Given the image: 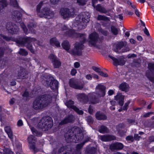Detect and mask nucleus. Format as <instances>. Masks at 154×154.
Wrapping results in <instances>:
<instances>
[{
    "instance_id": "a18cd8bd",
    "label": "nucleus",
    "mask_w": 154,
    "mask_h": 154,
    "mask_svg": "<svg viewBox=\"0 0 154 154\" xmlns=\"http://www.w3.org/2000/svg\"><path fill=\"white\" fill-rule=\"evenodd\" d=\"M66 139L68 141V142H69V140H70V141H71V142H73L72 140H74L75 141V138L74 137V136H69V138H67V139H69L68 140H67V138L66 137Z\"/></svg>"
},
{
    "instance_id": "4be33fe9",
    "label": "nucleus",
    "mask_w": 154,
    "mask_h": 154,
    "mask_svg": "<svg viewBox=\"0 0 154 154\" xmlns=\"http://www.w3.org/2000/svg\"><path fill=\"white\" fill-rule=\"evenodd\" d=\"M11 24L9 23V24H8L7 25V29L8 30L10 29L13 32L12 33L14 34L16 33L18 31V28L17 26L16 25H14L10 26V25Z\"/></svg>"
},
{
    "instance_id": "338daca9",
    "label": "nucleus",
    "mask_w": 154,
    "mask_h": 154,
    "mask_svg": "<svg viewBox=\"0 0 154 154\" xmlns=\"http://www.w3.org/2000/svg\"><path fill=\"white\" fill-rule=\"evenodd\" d=\"M83 144H79L76 146V148L77 149H80L83 146Z\"/></svg>"
},
{
    "instance_id": "79ce46f5",
    "label": "nucleus",
    "mask_w": 154,
    "mask_h": 154,
    "mask_svg": "<svg viewBox=\"0 0 154 154\" xmlns=\"http://www.w3.org/2000/svg\"><path fill=\"white\" fill-rule=\"evenodd\" d=\"M21 26L22 28L23 29L24 32L26 34L28 33V32L27 29L25 26L24 24L23 23H22L21 24Z\"/></svg>"
},
{
    "instance_id": "412c9836",
    "label": "nucleus",
    "mask_w": 154,
    "mask_h": 154,
    "mask_svg": "<svg viewBox=\"0 0 154 154\" xmlns=\"http://www.w3.org/2000/svg\"><path fill=\"white\" fill-rule=\"evenodd\" d=\"M96 0H92V6L96 8V10L100 12L101 13H105L106 12V11L105 8L101 7L100 5H98L96 7L94 5V3ZM102 1V0H100Z\"/></svg>"
},
{
    "instance_id": "393cba45",
    "label": "nucleus",
    "mask_w": 154,
    "mask_h": 154,
    "mask_svg": "<svg viewBox=\"0 0 154 154\" xmlns=\"http://www.w3.org/2000/svg\"><path fill=\"white\" fill-rule=\"evenodd\" d=\"M50 44L53 45H55L57 47H60V43L57 40L56 38H53L51 39Z\"/></svg>"
},
{
    "instance_id": "de8ad7c7",
    "label": "nucleus",
    "mask_w": 154,
    "mask_h": 154,
    "mask_svg": "<svg viewBox=\"0 0 154 154\" xmlns=\"http://www.w3.org/2000/svg\"><path fill=\"white\" fill-rule=\"evenodd\" d=\"M25 40H26V42H29L30 41H34L35 40V38H29L27 37L26 38H25Z\"/></svg>"
},
{
    "instance_id": "dca6fc26",
    "label": "nucleus",
    "mask_w": 154,
    "mask_h": 154,
    "mask_svg": "<svg viewBox=\"0 0 154 154\" xmlns=\"http://www.w3.org/2000/svg\"><path fill=\"white\" fill-rule=\"evenodd\" d=\"M13 146L16 154H23L21 143L17 141L16 143L13 144Z\"/></svg>"
},
{
    "instance_id": "58836bf2",
    "label": "nucleus",
    "mask_w": 154,
    "mask_h": 154,
    "mask_svg": "<svg viewBox=\"0 0 154 154\" xmlns=\"http://www.w3.org/2000/svg\"><path fill=\"white\" fill-rule=\"evenodd\" d=\"M19 52L20 54L23 55H26L28 54L27 52L23 49H20Z\"/></svg>"
},
{
    "instance_id": "603ef678",
    "label": "nucleus",
    "mask_w": 154,
    "mask_h": 154,
    "mask_svg": "<svg viewBox=\"0 0 154 154\" xmlns=\"http://www.w3.org/2000/svg\"><path fill=\"white\" fill-rule=\"evenodd\" d=\"M18 126H21L23 125V122L22 120H19L18 121L17 123Z\"/></svg>"
},
{
    "instance_id": "f03ea898",
    "label": "nucleus",
    "mask_w": 154,
    "mask_h": 154,
    "mask_svg": "<svg viewBox=\"0 0 154 154\" xmlns=\"http://www.w3.org/2000/svg\"><path fill=\"white\" fill-rule=\"evenodd\" d=\"M47 2L46 1L40 2L37 6L36 11L40 17L50 19L53 17L54 14L47 7Z\"/></svg>"
},
{
    "instance_id": "f704fd0d",
    "label": "nucleus",
    "mask_w": 154,
    "mask_h": 154,
    "mask_svg": "<svg viewBox=\"0 0 154 154\" xmlns=\"http://www.w3.org/2000/svg\"><path fill=\"white\" fill-rule=\"evenodd\" d=\"M111 30L112 33L115 35H116L118 34L119 29H118L114 26H112Z\"/></svg>"
},
{
    "instance_id": "473e14b6",
    "label": "nucleus",
    "mask_w": 154,
    "mask_h": 154,
    "mask_svg": "<svg viewBox=\"0 0 154 154\" xmlns=\"http://www.w3.org/2000/svg\"><path fill=\"white\" fill-rule=\"evenodd\" d=\"M31 130L33 134L38 136H40L42 135V133L36 131L34 128H32Z\"/></svg>"
},
{
    "instance_id": "423d86ee",
    "label": "nucleus",
    "mask_w": 154,
    "mask_h": 154,
    "mask_svg": "<svg viewBox=\"0 0 154 154\" xmlns=\"http://www.w3.org/2000/svg\"><path fill=\"white\" fill-rule=\"evenodd\" d=\"M50 82L49 86L51 89L53 90H57L58 88V82L53 78L48 77L47 80L45 82H43V83L46 86H49V83Z\"/></svg>"
},
{
    "instance_id": "a878e982",
    "label": "nucleus",
    "mask_w": 154,
    "mask_h": 154,
    "mask_svg": "<svg viewBox=\"0 0 154 154\" xmlns=\"http://www.w3.org/2000/svg\"><path fill=\"white\" fill-rule=\"evenodd\" d=\"M96 118L98 120H104L106 118V117L105 115L99 112H97L96 113Z\"/></svg>"
},
{
    "instance_id": "5fc2aeb1",
    "label": "nucleus",
    "mask_w": 154,
    "mask_h": 154,
    "mask_svg": "<svg viewBox=\"0 0 154 154\" xmlns=\"http://www.w3.org/2000/svg\"><path fill=\"white\" fill-rule=\"evenodd\" d=\"M87 120L88 122L90 123H92L93 122V120L92 118L90 116L88 117V118H87Z\"/></svg>"
},
{
    "instance_id": "a19ab883",
    "label": "nucleus",
    "mask_w": 154,
    "mask_h": 154,
    "mask_svg": "<svg viewBox=\"0 0 154 154\" xmlns=\"http://www.w3.org/2000/svg\"><path fill=\"white\" fill-rule=\"evenodd\" d=\"M11 4L14 7H17L18 6L17 2L16 0H12L11 1Z\"/></svg>"
},
{
    "instance_id": "9d476101",
    "label": "nucleus",
    "mask_w": 154,
    "mask_h": 154,
    "mask_svg": "<svg viewBox=\"0 0 154 154\" xmlns=\"http://www.w3.org/2000/svg\"><path fill=\"white\" fill-rule=\"evenodd\" d=\"M98 35L95 32L92 33L89 36V43L90 45L94 46L98 41Z\"/></svg>"
},
{
    "instance_id": "a211bd4d",
    "label": "nucleus",
    "mask_w": 154,
    "mask_h": 154,
    "mask_svg": "<svg viewBox=\"0 0 154 154\" xmlns=\"http://www.w3.org/2000/svg\"><path fill=\"white\" fill-rule=\"evenodd\" d=\"M70 86L73 88L77 89H81L83 88V86H79L78 85L74 79H71L69 81Z\"/></svg>"
},
{
    "instance_id": "ea45409f",
    "label": "nucleus",
    "mask_w": 154,
    "mask_h": 154,
    "mask_svg": "<svg viewBox=\"0 0 154 154\" xmlns=\"http://www.w3.org/2000/svg\"><path fill=\"white\" fill-rule=\"evenodd\" d=\"M148 68L149 69L153 72H154V64L149 63L148 64Z\"/></svg>"
},
{
    "instance_id": "6e6d98bb",
    "label": "nucleus",
    "mask_w": 154,
    "mask_h": 154,
    "mask_svg": "<svg viewBox=\"0 0 154 154\" xmlns=\"http://www.w3.org/2000/svg\"><path fill=\"white\" fill-rule=\"evenodd\" d=\"M136 55L134 54H131L128 55V58L136 57Z\"/></svg>"
},
{
    "instance_id": "49530a36",
    "label": "nucleus",
    "mask_w": 154,
    "mask_h": 154,
    "mask_svg": "<svg viewBox=\"0 0 154 154\" xmlns=\"http://www.w3.org/2000/svg\"><path fill=\"white\" fill-rule=\"evenodd\" d=\"M92 69L94 71L97 72L98 73H99L100 71V70L98 68L96 67L93 66L92 67Z\"/></svg>"
},
{
    "instance_id": "39448f33",
    "label": "nucleus",
    "mask_w": 154,
    "mask_h": 154,
    "mask_svg": "<svg viewBox=\"0 0 154 154\" xmlns=\"http://www.w3.org/2000/svg\"><path fill=\"white\" fill-rule=\"evenodd\" d=\"M78 98L81 101L86 102L88 100H90L89 103H98V100L96 99L94 93L90 94L86 97L84 94H80L78 95Z\"/></svg>"
},
{
    "instance_id": "5701e85b",
    "label": "nucleus",
    "mask_w": 154,
    "mask_h": 154,
    "mask_svg": "<svg viewBox=\"0 0 154 154\" xmlns=\"http://www.w3.org/2000/svg\"><path fill=\"white\" fill-rule=\"evenodd\" d=\"M119 89L122 91L125 92L128 91L129 89L128 85L125 82L122 83L119 86Z\"/></svg>"
},
{
    "instance_id": "4468645a",
    "label": "nucleus",
    "mask_w": 154,
    "mask_h": 154,
    "mask_svg": "<svg viewBox=\"0 0 154 154\" xmlns=\"http://www.w3.org/2000/svg\"><path fill=\"white\" fill-rule=\"evenodd\" d=\"M44 120L43 118L42 119L40 122L38 123V127L39 128L43 129L44 128H48L51 127L52 124V122L50 121L48 123V122L46 121L45 123H43Z\"/></svg>"
},
{
    "instance_id": "bf43d9fd",
    "label": "nucleus",
    "mask_w": 154,
    "mask_h": 154,
    "mask_svg": "<svg viewBox=\"0 0 154 154\" xmlns=\"http://www.w3.org/2000/svg\"><path fill=\"white\" fill-rule=\"evenodd\" d=\"M86 78L88 80H91L92 78V76L90 74L86 75Z\"/></svg>"
},
{
    "instance_id": "bb28decb",
    "label": "nucleus",
    "mask_w": 154,
    "mask_h": 154,
    "mask_svg": "<svg viewBox=\"0 0 154 154\" xmlns=\"http://www.w3.org/2000/svg\"><path fill=\"white\" fill-rule=\"evenodd\" d=\"M24 70H21L19 71L18 73L17 79H21L26 78V77H25V75L26 73H24Z\"/></svg>"
},
{
    "instance_id": "cd10ccee",
    "label": "nucleus",
    "mask_w": 154,
    "mask_h": 154,
    "mask_svg": "<svg viewBox=\"0 0 154 154\" xmlns=\"http://www.w3.org/2000/svg\"><path fill=\"white\" fill-rule=\"evenodd\" d=\"M63 48L66 51H68L70 48V45L67 41H64L62 44Z\"/></svg>"
},
{
    "instance_id": "e433bc0d",
    "label": "nucleus",
    "mask_w": 154,
    "mask_h": 154,
    "mask_svg": "<svg viewBox=\"0 0 154 154\" xmlns=\"http://www.w3.org/2000/svg\"><path fill=\"white\" fill-rule=\"evenodd\" d=\"M88 0H77V2L79 5H85Z\"/></svg>"
},
{
    "instance_id": "864d4df0",
    "label": "nucleus",
    "mask_w": 154,
    "mask_h": 154,
    "mask_svg": "<svg viewBox=\"0 0 154 154\" xmlns=\"http://www.w3.org/2000/svg\"><path fill=\"white\" fill-rule=\"evenodd\" d=\"M74 67L75 68H78L80 66V63L78 62H76L74 63Z\"/></svg>"
},
{
    "instance_id": "7c9ffc66",
    "label": "nucleus",
    "mask_w": 154,
    "mask_h": 154,
    "mask_svg": "<svg viewBox=\"0 0 154 154\" xmlns=\"http://www.w3.org/2000/svg\"><path fill=\"white\" fill-rule=\"evenodd\" d=\"M14 16L15 17V18H17V20H19L18 21L16 20L17 22H19L21 20V14L18 11H15L14 12Z\"/></svg>"
},
{
    "instance_id": "37998d69",
    "label": "nucleus",
    "mask_w": 154,
    "mask_h": 154,
    "mask_svg": "<svg viewBox=\"0 0 154 154\" xmlns=\"http://www.w3.org/2000/svg\"><path fill=\"white\" fill-rule=\"evenodd\" d=\"M98 74L99 75L104 77H107L108 76V75L106 73H104L101 71Z\"/></svg>"
},
{
    "instance_id": "4c0bfd02",
    "label": "nucleus",
    "mask_w": 154,
    "mask_h": 154,
    "mask_svg": "<svg viewBox=\"0 0 154 154\" xmlns=\"http://www.w3.org/2000/svg\"><path fill=\"white\" fill-rule=\"evenodd\" d=\"M11 73L10 71L8 69H5L2 74V75L5 77H7L8 75Z\"/></svg>"
},
{
    "instance_id": "aec40b11",
    "label": "nucleus",
    "mask_w": 154,
    "mask_h": 154,
    "mask_svg": "<svg viewBox=\"0 0 154 154\" xmlns=\"http://www.w3.org/2000/svg\"><path fill=\"white\" fill-rule=\"evenodd\" d=\"M5 132L8 135V137L12 140L13 138V133L11 128L9 126H6L4 128Z\"/></svg>"
},
{
    "instance_id": "c9c22d12",
    "label": "nucleus",
    "mask_w": 154,
    "mask_h": 154,
    "mask_svg": "<svg viewBox=\"0 0 154 154\" xmlns=\"http://www.w3.org/2000/svg\"><path fill=\"white\" fill-rule=\"evenodd\" d=\"M32 26L34 27L35 26V25L32 23H31L28 25V28L29 31H30L32 32H34V30L33 29Z\"/></svg>"
},
{
    "instance_id": "0eeeda50",
    "label": "nucleus",
    "mask_w": 154,
    "mask_h": 154,
    "mask_svg": "<svg viewBox=\"0 0 154 154\" xmlns=\"http://www.w3.org/2000/svg\"><path fill=\"white\" fill-rule=\"evenodd\" d=\"M28 141L29 144L30 149L32 151L36 152L38 151V149L35 147V143L36 139L32 135H30L28 138Z\"/></svg>"
},
{
    "instance_id": "2f4dec72",
    "label": "nucleus",
    "mask_w": 154,
    "mask_h": 154,
    "mask_svg": "<svg viewBox=\"0 0 154 154\" xmlns=\"http://www.w3.org/2000/svg\"><path fill=\"white\" fill-rule=\"evenodd\" d=\"M97 19L99 20H104L107 22L109 21V19L107 17L101 15H98Z\"/></svg>"
},
{
    "instance_id": "7ed1b4c3",
    "label": "nucleus",
    "mask_w": 154,
    "mask_h": 154,
    "mask_svg": "<svg viewBox=\"0 0 154 154\" xmlns=\"http://www.w3.org/2000/svg\"><path fill=\"white\" fill-rule=\"evenodd\" d=\"M90 18V15L88 13H83L78 15L73 24V27H77V29L79 30L85 29L87 23L89 20Z\"/></svg>"
},
{
    "instance_id": "680f3d73",
    "label": "nucleus",
    "mask_w": 154,
    "mask_h": 154,
    "mask_svg": "<svg viewBox=\"0 0 154 154\" xmlns=\"http://www.w3.org/2000/svg\"><path fill=\"white\" fill-rule=\"evenodd\" d=\"M89 112L90 114H91L93 113V109L91 106H90L88 109Z\"/></svg>"
},
{
    "instance_id": "09e8293b",
    "label": "nucleus",
    "mask_w": 154,
    "mask_h": 154,
    "mask_svg": "<svg viewBox=\"0 0 154 154\" xmlns=\"http://www.w3.org/2000/svg\"><path fill=\"white\" fill-rule=\"evenodd\" d=\"M77 73V71L76 69H73L71 71V74L72 75H74Z\"/></svg>"
},
{
    "instance_id": "1a4fd4ad",
    "label": "nucleus",
    "mask_w": 154,
    "mask_h": 154,
    "mask_svg": "<svg viewBox=\"0 0 154 154\" xmlns=\"http://www.w3.org/2000/svg\"><path fill=\"white\" fill-rule=\"evenodd\" d=\"M108 57L113 61L114 65L115 66H122L125 63V60H124L123 57H122L118 60L110 55H109Z\"/></svg>"
},
{
    "instance_id": "052dcab7",
    "label": "nucleus",
    "mask_w": 154,
    "mask_h": 154,
    "mask_svg": "<svg viewBox=\"0 0 154 154\" xmlns=\"http://www.w3.org/2000/svg\"><path fill=\"white\" fill-rule=\"evenodd\" d=\"M149 141L150 142H154V137L151 136L149 138Z\"/></svg>"
},
{
    "instance_id": "e2e57ef3",
    "label": "nucleus",
    "mask_w": 154,
    "mask_h": 154,
    "mask_svg": "<svg viewBox=\"0 0 154 154\" xmlns=\"http://www.w3.org/2000/svg\"><path fill=\"white\" fill-rule=\"evenodd\" d=\"M144 32L145 34H146L147 35H149V33L148 30L146 29V28L145 27V29L144 30Z\"/></svg>"
},
{
    "instance_id": "f8f14e48",
    "label": "nucleus",
    "mask_w": 154,
    "mask_h": 154,
    "mask_svg": "<svg viewBox=\"0 0 154 154\" xmlns=\"http://www.w3.org/2000/svg\"><path fill=\"white\" fill-rule=\"evenodd\" d=\"M74 102L72 100H69L65 103L66 105L68 108H71L75 111L78 113L82 115L83 113V112L82 110H80L76 106L73 105Z\"/></svg>"
},
{
    "instance_id": "20e7f679",
    "label": "nucleus",
    "mask_w": 154,
    "mask_h": 154,
    "mask_svg": "<svg viewBox=\"0 0 154 154\" xmlns=\"http://www.w3.org/2000/svg\"><path fill=\"white\" fill-rule=\"evenodd\" d=\"M51 96L45 95L37 98L34 102L33 108L35 109H42L51 103L52 101Z\"/></svg>"
},
{
    "instance_id": "9b49d317",
    "label": "nucleus",
    "mask_w": 154,
    "mask_h": 154,
    "mask_svg": "<svg viewBox=\"0 0 154 154\" xmlns=\"http://www.w3.org/2000/svg\"><path fill=\"white\" fill-rule=\"evenodd\" d=\"M96 89L97 92L98 93L97 94L98 97H103L104 96L105 94V88L103 85L99 84L97 86Z\"/></svg>"
},
{
    "instance_id": "f3484780",
    "label": "nucleus",
    "mask_w": 154,
    "mask_h": 154,
    "mask_svg": "<svg viewBox=\"0 0 154 154\" xmlns=\"http://www.w3.org/2000/svg\"><path fill=\"white\" fill-rule=\"evenodd\" d=\"M124 96L120 93H118L115 97V100L119 103V105L122 106L124 103Z\"/></svg>"
},
{
    "instance_id": "2eb2a0df",
    "label": "nucleus",
    "mask_w": 154,
    "mask_h": 154,
    "mask_svg": "<svg viewBox=\"0 0 154 154\" xmlns=\"http://www.w3.org/2000/svg\"><path fill=\"white\" fill-rule=\"evenodd\" d=\"M79 128H77L74 131V133L77 132V134L75 135L74 136V138H75V141L73 140L72 141L74 142L77 143L79 140H81L83 138V134L79 131Z\"/></svg>"
},
{
    "instance_id": "b1692460",
    "label": "nucleus",
    "mask_w": 154,
    "mask_h": 154,
    "mask_svg": "<svg viewBox=\"0 0 154 154\" xmlns=\"http://www.w3.org/2000/svg\"><path fill=\"white\" fill-rule=\"evenodd\" d=\"M74 119V117L72 115L69 116L68 118L65 119L60 123V125H63L67 123L72 122Z\"/></svg>"
},
{
    "instance_id": "6e6552de",
    "label": "nucleus",
    "mask_w": 154,
    "mask_h": 154,
    "mask_svg": "<svg viewBox=\"0 0 154 154\" xmlns=\"http://www.w3.org/2000/svg\"><path fill=\"white\" fill-rule=\"evenodd\" d=\"M60 12L64 19L72 17L74 14V12L73 9L69 10L67 8L61 9L60 10Z\"/></svg>"
},
{
    "instance_id": "f257e3e1",
    "label": "nucleus",
    "mask_w": 154,
    "mask_h": 154,
    "mask_svg": "<svg viewBox=\"0 0 154 154\" xmlns=\"http://www.w3.org/2000/svg\"><path fill=\"white\" fill-rule=\"evenodd\" d=\"M64 32L66 33V34H68L69 36L72 35L73 36L75 37L76 35H78V36L80 35V36L83 39V41L82 43L79 44L78 42L76 43L74 49L73 50H70L69 51V52L71 54L77 55H80L81 54V50L83 47V45L82 44L85 42V35L84 34H78L75 32L73 29Z\"/></svg>"
},
{
    "instance_id": "8fccbe9b",
    "label": "nucleus",
    "mask_w": 154,
    "mask_h": 154,
    "mask_svg": "<svg viewBox=\"0 0 154 154\" xmlns=\"http://www.w3.org/2000/svg\"><path fill=\"white\" fill-rule=\"evenodd\" d=\"M126 139L127 140H130L131 141H133L134 140L133 137L131 136H129L127 137H126Z\"/></svg>"
},
{
    "instance_id": "69168bd1",
    "label": "nucleus",
    "mask_w": 154,
    "mask_h": 154,
    "mask_svg": "<svg viewBox=\"0 0 154 154\" xmlns=\"http://www.w3.org/2000/svg\"><path fill=\"white\" fill-rule=\"evenodd\" d=\"M134 139L136 140H139L140 137L138 134H135L134 135Z\"/></svg>"
},
{
    "instance_id": "72a5a7b5",
    "label": "nucleus",
    "mask_w": 154,
    "mask_h": 154,
    "mask_svg": "<svg viewBox=\"0 0 154 154\" xmlns=\"http://www.w3.org/2000/svg\"><path fill=\"white\" fill-rule=\"evenodd\" d=\"M107 128L104 126H101L99 129V132L101 133H104L108 132Z\"/></svg>"
},
{
    "instance_id": "774afa93",
    "label": "nucleus",
    "mask_w": 154,
    "mask_h": 154,
    "mask_svg": "<svg viewBox=\"0 0 154 154\" xmlns=\"http://www.w3.org/2000/svg\"><path fill=\"white\" fill-rule=\"evenodd\" d=\"M130 42L132 44H135L136 43V41L132 38L130 39Z\"/></svg>"
},
{
    "instance_id": "ddd939ff",
    "label": "nucleus",
    "mask_w": 154,
    "mask_h": 154,
    "mask_svg": "<svg viewBox=\"0 0 154 154\" xmlns=\"http://www.w3.org/2000/svg\"><path fill=\"white\" fill-rule=\"evenodd\" d=\"M49 58L53 62L54 68H59L61 65L60 61L57 59V57L54 54H51L49 57Z\"/></svg>"
},
{
    "instance_id": "0e129e2a",
    "label": "nucleus",
    "mask_w": 154,
    "mask_h": 154,
    "mask_svg": "<svg viewBox=\"0 0 154 154\" xmlns=\"http://www.w3.org/2000/svg\"><path fill=\"white\" fill-rule=\"evenodd\" d=\"M3 4L2 5L3 7L6 6L7 5V3L5 0H2Z\"/></svg>"
},
{
    "instance_id": "13d9d810",
    "label": "nucleus",
    "mask_w": 154,
    "mask_h": 154,
    "mask_svg": "<svg viewBox=\"0 0 154 154\" xmlns=\"http://www.w3.org/2000/svg\"><path fill=\"white\" fill-rule=\"evenodd\" d=\"M28 93L27 91H25L23 94V96L24 97H26L27 98L28 97Z\"/></svg>"
},
{
    "instance_id": "c03bdc74",
    "label": "nucleus",
    "mask_w": 154,
    "mask_h": 154,
    "mask_svg": "<svg viewBox=\"0 0 154 154\" xmlns=\"http://www.w3.org/2000/svg\"><path fill=\"white\" fill-rule=\"evenodd\" d=\"M123 45L122 42H120L117 45V48L118 49H120L122 47Z\"/></svg>"
},
{
    "instance_id": "6ab92c4d",
    "label": "nucleus",
    "mask_w": 154,
    "mask_h": 154,
    "mask_svg": "<svg viewBox=\"0 0 154 154\" xmlns=\"http://www.w3.org/2000/svg\"><path fill=\"white\" fill-rule=\"evenodd\" d=\"M101 140L104 141H107L116 139V137L113 136L102 135L100 136Z\"/></svg>"
},
{
    "instance_id": "4d7b16f0",
    "label": "nucleus",
    "mask_w": 154,
    "mask_h": 154,
    "mask_svg": "<svg viewBox=\"0 0 154 154\" xmlns=\"http://www.w3.org/2000/svg\"><path fill=\"white\" fill-rule=\"evenodd\" d=\"M152 113V112H149L147 113H146L144 114L143 115V116L144 117H148L150 116V115Z\"/></svg>"
},
{
    "instance_id": "c756f323",
    "label": "nucleus",
    "mask_w": 154,
    "mask_h": 154,
    "mask_svg": "<svg viewBox=\"0 0 154 154\" xmlns=\"http://www.w3.org/2000/svg\"><path fill=\"white\" fill-rule=\"evenodd\" d=\"M0 154H13V152L10 149L4 148L2 151L0 152Z\"/></svg>"
},
{
    "instance_id": "c85d7f7f",
    "label": "nucleus",
    "mask_w": 154,
    "mask_h": 154,
    "mask_svg": "<svg viewBox=\"0 0 154 154\" xmlns=\"http://www.w3.org/2000/svg\"><path fill=\"white\" fill-rule=\"evenodd\" d=\"M113 146L115 149H121L123 147V145L119 143H115L111 146V147Z\"/></svg>"
},
{
    "instance_id": "3c124183",
    "label": "nucleus",
    "mask_w": 154,
    "mask_h": 154,
    "mask_svg": "<svg viewBox=\"0 0 154 154\" xmlns=\"http://www.w3.org/2000/svg\"><path fill=\"white\" fill-rule=\"evenodd\" d=\"M130 103V101H128L125 103L124 106L123 107L124 110H125L127 109V107H128V104Z\"/></svg>"
}]
</instances>
